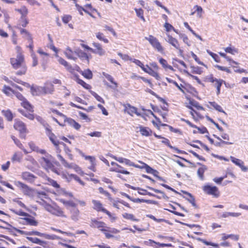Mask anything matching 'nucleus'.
I'll list each match as a JSON object with an SVG mask.
<instances>
[{"label": "nucleus", "instance_id": "f257e3e1", "mask_svg": "<svg viewBox=\"0 0 248 248\" xmlns=\"http://www.w3.org/2000/svg\"><path fill=\"white\" fill-rule=\"evenodd\" d=\"M15 185L17 186H20L23 189V193L24 195L30 197H34L36 196V190L29 187L26 184L17 181L15 182Z\"/></svg>", "mask_w": 248, "mask_h": 248}, {"label": "nucleus", "instance_id": "f03ea898", "mask_svg": "<svg viewBox=\"0 0 248 248\" xmlns=\"http://www.w3.org/2000/svg\"><path fill=\"white\" fill-rule=\"evenodd\" d=\"M202 190L206 194L212 195L215 198H218L220 195L218 188L215 186L207 184L202 187Z\"/></svg>", "mask_w": 248, "mask_h": 248}, {"label": "nucleus", "instance_id": "7ed1b4c3", "mask_svg": "<svg viewBox=\"0 0 248 248\" xmlns=\"http://www.w3.org/2000/svg\"><path fill=\"white\" fill-rule=\"evenodd\" d=\"M145 39L148 40L151 46L158 52L161 53L163 52V48L156 38L150 35L148 37H145Z\"/></svg>", "mask_w": 248, "mask_h": 248}, {"label": "nucleus", "instance_id": "20e7f679", "mask_svg": "<svg viewBox=\"0 0 248 248\" xmlns=\"http://www.w3.org/2000/svg\"><path fill=\"white\" fill-rule=\"evenodd\" d=\"M0 221L4 223V224H6L7 225H8V226L12 227L15 230V231H16V232H18L19 233H20L21 235H37V236H39L40 235V232H38V231H31V232L24 231L19 230V229H17V228L13 226L11 224L9 223L8 222H6V221H5L1 219H0Z\"/></svg>", "mask_w": 248, "mask_h": 248}, {"label": "nucleus", "instance_id": "39448f33", "mask_svg": "<svg viewBox=\"0 0 248 248\" xmlns=\"http://www.w3.org/2000/svg\"><path fill=\"white\" fill-rule=\"evenodd\" d=\"M111 164L112 166H116L117 167L111 168L109 169V171H114V172H116L118 173L124 174H130L129 171H128L126 170H123V167H122L121 166H120V165H119L118 164L116 163V162H111Z\"/></svg>", "mask_w": 248, "mask_h": 248}, {"label": "nucleus", "instance_id": "423d86ee", "mask_svg": "<svg viewBox=\"0 0 248 248\" xmlns=\"http://www.w3.org/2000/svg\"><path fill=\"white\" fill-rule=\"evenodd\" d=\"M14 128L20 132H28L25 124L18 119L15 120Z\"/></svg>", "mask_w": 248, "mask_h": 248}, {"label": "nucleus", "instance_id": "0eeeda50", "mask_svg": "<svg viewBox=\"0 0 248 248\" xmlns=\"http://www.w3.org/2000/svg\"><path fill=\"white\" fill-rule=\"evenodd\" d=\"M231 160L232 163L239 166L242 171L244 172L248 171V167L244 165V162L241 160L236 158L233 156H231Z\"/></svg>", "mask_w": 248, "mask_h": 248}, {"label": "nucleus", "instance_id": "6e6552de", "mask_svg": "<svg viewBox=\"0 0 248 248\" xmlns=\"http://www.w3.org/2000/svg\"><path fill=\"white\" fill-rule=\"evenodd\" d=\"M31 92L32 95L39 96L44 94V88L42 86L32 85L31 87Z\"/></svg>", "mask_w": 248, "mask_h": 248}, {"label": "nucleus", "instance_id": "1a4fd4ad", "mask_svg": "<svg viewBox=\"0 0 248 248\" xmlns=\"http://www.w3.org/2000/svg\"><path fill=\"white\" fill-rule=\"evenodd\" d=\"M139 131L140 134L143 136L145 137H149L152 135V134H154L153 131L148 127L143 126L142 125H140L139 126Z\"/></svg>", "mask_w": 248, "mask_h": 248}, {"label": "nucleus", "instance_id": "9d476101", "mask_svg": "<svg viewBox=\"0 0 248 248\" xmlns=\"http://www.w3.org/2000/svg\"><path fill=\"white\" fill-rule=\"evenodd\" d=\"M22 219L26 221V223L25 224L37 226L38 225V222L35 219V218L29 214V216H27L26 217H24L22 218Z\"/></svg>", "mask_w": 248, "mask_h": 248}, {"label": "nucleus", "instance_id": "9b49d317", "mask_svg": "<svg viewBox=\"0 0 248 248\" xmlns=\"http://www.w3.org/2000/svg\"><path fill=\"white\" fill-rule=\"evenodd\" d=\"M44 88V94H52L54 91V87L51 82H46Z\"/></svg>", "mask_w": 248, "mask_h": 248}, {"label": "nucleus", "instance_id": "f8f14e48", "mask_svg": "<svg viewBox=\"0 0 248 248\" xmlns=\"http://www.w3.org/2000/svg\"><path fill=\"white\" fill-rule=\"evenodd\" d=\"M93 45L94 47H96V49H93V51H94V52H93L92 53L98 54L100 56H103L105 55L106 52L105 50L102 48L100 44L93 43Z\"/></svg>", "mask_w": 248, "mask_h": 248}, {"label": "nucleus", "instance_id": "ddd939ff", "mask_svg": "<svg viewBox=\"0 0 248 248\" xmlns=\"http://www.w3.org/2000/svg\"><path fill=\"white\" fill-rule=\"evenodd\" d=\"M131 201L134 202H137V203H141V202H145L148 204H153L155 205H157L158 204V202L151 200H145L143 199H140V198H132V199H131Z\"/></svg>", "mask_w": 248, "mask_h": 248}, {"label": "nucleus", "instance_id": "4468645a", "mask_svg": "<svg viewBox=\"0 0 248 248\" xmlns=\"http://www.w3.org/2000/svg\"><path fill=\"white\" fill-rule=\"evenodd\" d=\"M21 177L23 179L29 182H33L36 178L34 175L28 171L22 172Z\"/></svg>", "mask_w": 248, "mask_h": 248}, {"label": "nucleus", "instance_id": "2eb2a0df", "mask_svg": "<svg viewBox=\"0 0 248 248\" xmlns=\"http://www.w3.org/2000/svg\"><path fill=\"white\" fill-rule=\"evenodd\" d=\"M166 40L176 49H179V44L176 39L173 38L170 35L168 34L167 35V39H166Z\"/></svg>", "mask_w": 248, "mask_h": 248}, {"label": "nucleus", "instance_id": "dca6fc26", "mask_svg": "<svg viewBox=\"0 0 248 248\" xmlns=\"http://www.w3.org/2000/svg\"><path fill=\"white\" fill-rule=\"evenodd\" d=\"M75 53L78 55V56L82 60H86L87 62H89V57L88 54L80 49H78L75 51Z\"/></svg>", "mask_w": 248, "mask_h": 248}, {"label": "nucleus", "instance_id": "f3484780", "mask_svg": "<svg viewBox=\"0 0 248 248\" xmlns=\"http://www.w3.org/2000/svg\"><path fill=\"white\" fill-rule=\"evenodd\" d=\"M56 138L55 135L53 133H51L49 136V140L51 141V142L53 144V145L56 147V148H58L59 145H62L63 146V148L66 146V144L62 141H59V140H55Z\"/></svg>", "mask_w": 248, "mask_h": 248}, {"label": "nucleus", "instance_id": "a211bd4d", "mask_svg": "<svg viewBox=\"0 0 248 248\" xmlns=\"http://www.w3.org/2000/svg\"><path fill=\"white\" fill-rule=\"evenodd\" d=\"M128 107L129 108V110L127 111V113L131 116H133V114L135 113L138 116H140L143 118H145L142 114L138 111V109L137 108L131 106L129 104L128 105Z\"/></svg>", "mask_w": 248, "mask_h": 248}, {"label": "nucleus", "instance_id": "6ab92c4d", "mask_svg": "<svg viewBox=\"0 0 248 248\" xmlns=\"http://www.w3.org/2000/svg\"><path fill=\"white\" fill-rule=\"evenodd\" d=\"M154 136L157 139H162L161 142L168 147L170 148V149L171 148H172V146L170 144L169 140L167 138H165L161 135H157L155 133H154Z\"/></svg>", "mask_w": 248, "mask_h": 248}, {"label": "nucleus", "instance_id": "aec40b11", "mask_svg": "<svg viewBox=\"0 0 248 248\" xmlns=\"http://www.w3.org/2000/svg\"><path fill=\"white\" fill-rule=\"evenodd\" d=\"M103 76L108 80L112 84H114L115 85V87L114 88L111 85H109L108 84H107V85L109 87L111 88L112 89H115L118 87V84L117 83L114 81L113 78L110 75L106 73L105 72L103 73Z\"/></svg>", "mask_w": 248, "mask_h": 248}, {"label": "nucleus", "instance_id": "412c9836", "mask_svg": "<svg viewBox=\"0 0 248 248\" xmlns=\"http://www.w3.org/2000/svg\"><path fill=\"white\" fill-rule=\"evenodd\" d=\"M11 139L14 141V143L16 144V145L19 147L20 149L23 151L24 153L25 154H27L28 153V152L27 151V150L24 148L23 145L20 142V140L17 139L15 136L12 135L11 136Z\"/></svg>", "mask_w": 248, "mask_h": 248}, {"label": "nucleus", "instance_id": "4be33fe9", "mask_svg": "<svg viewBox=\"0 0 248 248\" xmlns=\"http://www.w3.org/2000/svg\"><path fill=\"white\" fill-rule=\"evenodd\" d=\"M21 105L29 112L34 111L33 106L26 99L24 101L22 102Z\"/></svg>", "mask_w": 248, "mask_h": 248}, {"label": "nucleus", "instance_id": "5701e85b", "mask_svg": "<svg viewBox=\"0 0 248 248\" xmlns=\"http://www.w3.org/2000/svg\"><path fill=\"white\" fill-rule=\"evenodd\" d=\"M92 203L93 204V209L98 212H102V210L105 209L103 207L102 204L99 201L93 200Z\"/></svg>", "mask_w": 248, "mask_h": 248}, {"label": "nucleus", "instance_id": "b1692460", "mask_svg": "<svg viewBox=\"0 0 248 248\" xmlns=\"http://www.w3.org/2000/svg\"><path fill=\"white\" fill-rule=\"evenodd\" d=\"M58 61L61 64L63 65L68 71H70L72 70V65L63 58L60 57L58 59Z\"/></svg>", "mask_w": 248, "mask_h": 248}, {"label": "nucleus", "instance_id": "393cba45", "mask_svg": "<svg viewBox=\"0 0 248 248\" xmlns=\"http://www.w3.org/2000/svg\"><path fill=\"white\" fill-rule=\"evenodd\" d=\"M18 111L22 115L26 117L31 120H33L34 119V116L33 114L30 113L28 111L23 110L21 108L18 109Z\"/></svg>", "mask_w": 248, "mask_h": 248}, {"label": "nucleus", "instance_id": "a878e982", "mask_svg": "<svg viewBox=\"0 0 248 248\" xmlns=\"http://www.w3.org/2000/svg\"><path fill=\"white\" fill-rule=\"evenodd\" d=\"M223 237H222V240H226L228 238H231L234 241H238L239 239V235L237 234H226L225 233H223Z\"/></svg>", "mask_w": 248, "mask_h": 248}, {"label": "nucleus", "instance_id": "bb28decb", "mask_svg": "<svg viewBox=\"0 0 248 248\" xmlns=\"http://www.w3.org/2000/svg\"><path fill=\"white\" fill-rule=\"evenodd\" d=\"M91 220L92 222L95 225L94 227H96L97 228L99 229L100 230L101 229L106 227V223L103 221H97L96 219L94 218L92 219Z\"/></svg>", "mask_w": 248, "mask_h": 248}, {"label": "nucleus", "instance_id": "cd10ccee", "mask_svg": "<svg viewBox=\"0 0 248 248\" xmlns=\"http://www.w3.org/2000/svg\"><path fill=\"white\" fill-rule=\"evenodd\" d=\"M197 240L199 241H201L204 243L205 245L207 246H211L213 247H214L215 248H217V247L219 246V244L215 243H213L212 242L208 241L205 239H202L200 237H197Z\"/></svg>", "mask_w": 248, "mask_h": 248}, {"label": "nucleus", "instance_id": "c85d7f7f", "mask_svg": "<svg viewBox=\"0 0 248 248\" xmlns=\"http://www.w3.org/2000/svg\"><path fill=\"white\" fill-rule=\"evenodd\" d=\"M81 74L86 79H91L93 78V74L90 69L82 71Z\"/></svg>", "mask_w": 248, "mask_h": 248}, {"label": "nucleus", "instance_id": "c756f323", "mask_svg": "<svg viewBox=\"0 0 248 248\" xmlns=\"http://www.w3.org/2000/svg\"><path fill=\"white\" fill-rule=\"evenodd\" d=\"M2 114L6 118L7 121H12L13 119V115L12 111L10 109L6 110H3L1 111Z\"/></svg>", "mask_w": 248, "mask_h": 248}, {"label": "nucleus", "instance_id": "7c9ffc66", "mask_svg": "<svg viewBox=\"0 0 248 248\" xmlns=\"http://www.w3.org/2000/svg\"><path fill=\"white\" fill-rule=\"evenodd\" d=\"M207 170V167L205 165H203L202 167L198 169L197 174L201 180L204 179V173L206 170Z\"/></svg>", "mask_w": 248, "mask_h": 248}, {"label": "nucleus", "instance_id": "2f4dec72", "mask_svg": "<svg viewBox=\"0 0 248 248\" xmlns=\"http://www.w3.org/2000/svg\"><path fill=\"white\" fill-rule=\"evenodd\" d=\"M146 187L150 189V190H151L153 191H154L156 193H160L161 194H162V198L166 200V201H168L169 199V197L168 196H167L164 192H163L162 191L160 190H159V189H155V188H154L152 187H151V186H147Z\"/></svg>", "mask_w": 248, "mask_h": 248}, {"label": "nucleus", "instance_id": "473e14b6", "mask_svg": "<svg viewBox=\"0 0 248 248\" xmlns=\"http://www.w3.org/2000/svg\"><path fill=\"white\" fill-rule=\"evenodd\" d=\"M209 104H210L216 110L219 112H222L225 114L227 115L226 112L222 109V107L217 104L216 102H209Z\"/></svg>", "mask_w": 248, "mask_h": 248}, {"label": "nucleus", "instance_id": "72a5a7b5", "mask_svg": "<svg viewBox=\"0 0 248 248\" xmlns=\"http://www.w3.org/2000/svg\"><path fill=\"white\" fill-rule=\"evenodd\" d=\"M71 212L72 214L71 216V218L73 220L77 221L78 218V215H79V210L78 208L74 207L71 210Z\"/></svg>", "mask_w": 248, "mask_h": 248}, {"label": "nucleus", "instance_id": "f704fd0d", "mask_svg": "<svg viewBox=\"0 0 248 248\" xmlns=\"http://www.w3.org/2000/svg\"><path fill=\"white\" fill-rule=\"evenodd\" d=\"M16 10L21 15L20 18L26 17L28 13V9L25 6H23L20 9H16Z\"/></svg>", "mask_w": 248, "mask_h": 248}, {"label": "nucleus", "instance_id": "c9c22d12", "mask_svg": "<svg viewBox=\"0 0 248 248\" xmlns=\"http://www.w3.org/2000/svg\"><path fill=\"white\" fill-rule=\"evenodd\" d=\"M185 89L188 93L192 94L193 95L194 94V93L198 94V92L196 89L188 83H186V87Z\"/></svg>", "mask_w": 248, "mask_h": 248}, {"label": "nucleus", "instance_id": "e433bc0d", "mask_svg": "<svg viewBox=\"0 0 248 248\" xmlns=\"http://www.w3.org/2000/svg\"><path fill=\"white\" fill-rule=\"evenodd\" d=\"M59 201L66 206H71L74 208L77 206V204L71 201H65L63 199H59Z\"/></svg>", "mask_w": 248, "mask_h": 248}, {"label": "nucleus", "instance_id": "4c0bfd02", "mask_svg": "<svg viewBox=\"0 0 248 248\" xmlns=\"http://www.w3.org/2000/svg\"><path fill=\"white\" fill-rule=\"evenodd\" d=\"M184 26L196 38L198 39L202 40V38L200 35L197 34L194 31H193L192 28L190 27V26L189 25L187 22H185L184 23Z\"/></svg>", "mask_w": 248, "mask_h": 248}, {"label": "nucleus", "instance_id": "58836bf2", "mask_svg": "<svg viewBox=\"0 0 248 248\" xmlns=\"http://www.w3.org/2000/svg\"><path fill=\"white\" fill-rule=\"evenodd\" d=\"M146 66L149 69V71L148 72V74L151 75V76L155 77L156 79L157 80H160L161 78L159 76L158 74L155 72L154 70H153L151 67H150L148 65H146Z\"/></svg>", "mask_w": 248, "mask_h": 248}, {"label": "nucleus", "instance_id": "ea45409f", "mask_svg": "<svg viewBox=\"0 0 248 248\" xmlns=\"http://www.w3.org/2000/svg\"><path fill=\"white\" fill-rule=\"evenodd\" d=\"M190 68L192 69L191 73L193 74L200 75L202 73V68L201 67L190 65Z\"/></svg>", "mask_w": 248, "mask_h": 248}, {"label": "nucleus", "instance_id": "a19ab883", "mask_svg": "<svg viewBox=\"0 0 248 248\" xmlns=\"http://www.w3.org/2000/svg\"><path fill=\"white\" fill-rule=\"evenodd\" d=\"M44 162L45 163L46 167L48 169H52L54 168V165L51 161V159H49L48 158H46L45 157H42L41 158Z\"/></svg>", "mask_w": 248, "mask_h": 248}, {"label": "nucleus", "instance_id": "79ce46f5", "mask_svg": "<svg viewBox=\"0 0 248 248\" xmlns=\"http://www.w3.org/2000/svg\"><path fill=\"white\" fill-rule=\"evenodd\" d=\"M123 217L124 218L131 220L132 221L138 222L139 221V219L136 218L134 217V216L133 214H128V213H124L123 214Z\"/></svg>", "mask_w": 248, "mask_h": 248}, {"label": "nucleus", "instance_id": "37998d69", "mask_svg": "<svg viewBox=\"0 0 248 248\" xmlns=\"http://www.w3.org/2000/svg\"><path fill=\"white\" fill-rule=\"evenodd\" d=\"M41 200H42V202L37 201L36 202L41 205H44V204H45V208L46 209V210L48 212H50V209L53 208L52 206L50 205L49 203H47V202L46 201L44 200L43 199H41Z\"/></svg>", "mask_w": 248, "mask_h": 248}, {"label": "nucleus", "instance_id": "c03bdc74", "mask_svg": "<svg viewBox=\"0 0 248 248\" xmlns=\"http://www.w3.org/2000/svg\"><path fill=\"white\" fill-rule=\"evenodd\" d=\"M10 62L13 67L15 69H17L21 66V63L15 58H11Z\"/></svg>", "mask_w": 248, "mask_h": 248}, {"label": "nucleus", "instance_id": "a18cd8bd", "mask_svg": "<svg viewBox=\"0 0 248 248\" xmlns=\"http://www.w3.org/2000/svg\"><path fill=\"white\" fill-rule=\"evenodd\" d=\"M89 92L91 93V94L94 97V98L99 102L105 104V102L104 100L98 94H97L94 91H93L92 90H89Z\"/></svg>", "mask_w": 248, "mask_h": 248}, {"label": "nucleus", "instance_id": "49530a36", "mask_svg": "<svg viewBox=\"0 0 248 248\" xmlns=\"http://www.w3.org/2000/svg\"><path fill=\"white\" fill-rule=\"evenodd\" d=\"M96 38L100 41H102L105 43H108V40L105 37L103 33L98 32L96 33Z\"/></svg>", "mask_w": 248, "mask_h": 248}, {"label": "nucleus", "instance_id": "de8ad7c7", "mask_svg": "<svg viewBox=\"0 0 248 248\" xmlns=\"http://www.w3.org/2000/svg\"><path fill=\"white\" fill-rule=\"evenodd\" d=\"M10 211H11L13 213L16 214V215L23 216L24 217H26L27 216H29V214L23 212L22 210H19L18 211H16L14 209H10Z\"/></svg>", "mask_w": 248, "mask_h": 248}, {"label": "nucleus", "instance_id": "09e8293b", "mask_svg": "<svg viewBox=\"0 0 248 248\" xmlns=\"http://www.w3.org/2000/svg\"><path fill=\"white\" fill-rule=\"evenodd\" d=\"M57 157L65 167L72 168V166L67 162L65 159L60 154H58Z\"/></svg>", "mask_w": 248, "mask_h": 248}, {"label": "nucleus", "instance_id": "8fccbe9b", "mask_svg": "<svg viewBox=\"0 0 248 248\" xmlns=\"http://www.w3.org/2000/svg\"><path fill=\"white\" fill-rule=\"evenodd\" d=\"M186 98L187 100L189 101V105H187L186 106H192V108L193 107L195 108L197 106V105L199 104L198 102L196 101L193 99L191 98V97L188 95L186 96Z\"/></svg>", "mask_w": 248, "mask_h": 248}, {"label": "nucleus", "instance_id": "3c124183", "mask_svg": "<svg viewBox=\"0 0 248 248\" xmlns=\"http://www.w3.org/2000/svg\"><path fill=\"white\" fill-rule=\"evenodd\" d=\"M206 51L207 53L212 57L215 62H220V58L217 54L212 52L208 49H207Z\"/></svg>", "mask_w": 248, "mask_h": 248}, {"label": "nucleus", "instance_id": "603ef678", "mask_svg": "<svg viewBox=\"0 0 248 248\" xmlns=\"http://www.w3.org/2000/svg\"><path fill=\"white\" fill-rule=\"evenodd\" d=\"M184 198L186 199L189 202H190L193 207L195 208H198V206L196 204L195 202V199L193 196L190 198H187L186 196L183 197Z\"/></svg>", "mask_w": 248, "mask_h": 248}, {"label": "nucleus", "instance_id": "864d4df0", "mask_svg": "<svg viewBox=\"0 0 248 248\" xmlns=\"http://www.w3.org/2000/svg\"><path fill=\"white\" fill-rule=\"evenodd\" d=\"M224 50L226 53H230L232 55H234L235 53H238V49L234 47L228 46L225 48Z\"/></svg>", "mask_w": 248, "mask_h": 248}, {"label": "nucleus", "instance_id": "5fc2aeb1", "mask_svg": "<svg viewBox=\"0 0 248 248\" xmlns=\"http://www.w3.org/2000/svg\"><path fill=\"white\" fill-rule=\"evenodd\" d=\"M179 37L183 39V42L186 44L188 46H190L191 45L190 43V41L187 37V36L184 33H180Z\"/></svg>", "mask_w": 248, "mask_h": 248}, {"label": "nucleus", "instance_id": "6e6d98bb", "mask_svg": "<svg viewBox=\"0 0 248 248\" xmlns=\"http://www.w3.org/2000/svg\"><path fill=\"white\" fill-rule=\"evenodd\" d=\"M194 9H195V12L197 13V16L201 17L203 13V9L202 7L198 5H196L194 6Z\"/></svg>", "mask_w": 248, "mask_h": 248}, {"label": "nucleus", "instance_id": "4d7b16f0", "mask_svg": "<svg viewBox=\"0 0 248 248\" xmlns=\"http://www.w3.org/2000/svg\"><path fill=\"white\" fill-rule=\"evenodd\" d=\"M135 11L137 16L141 18L142 20L145 21V18L143 16V10L141 8L135 9Z\"/></svg>", "mask_w": 248, "mask_h": 248}, {"label": "nucleus", "instance_id": "13d9d810", "mask_svg": "<svg viewBox=\"0 0 248 248\" xmlns=\"http://www.w3.org/2000/svg\"><path fill=\"white\" fill-rule=\"evenodd\" d=\"M223 82H224V80L222 79H219L218 81L216 83L217 95H219L220 93L221 87L222 86Z\"/></svg>", "mask_w": 248, "mask_h": 248}, {"label": "nucleus", "instance_id": "bf43d9fd", "mask_svg": "<svg viewBox=\"0 0 248 248\" xmlns=\"http://www.w3.org/2000/svg\"><path fill=\"white\" fill-rule=\"evenodd\" d=\"M78 84L81 85L84 88L87 90H91V86L87 83H86L82 79L78 80Z\"/></svg>", "mask_w": 248, "mask_h": 248}, {"label": "nucleus", "instance_id": "052dcab7", "mask_svg": "<svg viewBox=\"0 0 248 248\" xmlns=\"http://www.w3.org/2000/svg\"><path fill=\"white\" fill-rule=\"evenodd\" d=\"M191 54L192 57V58L195 60V61L199 64L203 65L205 67H207L206 65L204 64L203 62H201L199 58L197 57V56L192 51L191 52Z\"/></svg>", "mask_w": 248, "mask_h": 248}, {"label": "nucleus", "instance_id": "680f3d73", "mask_svg": "<svg viewBox=\"0 0 248 248\" xmlns=\"http://www.w3.org/2000/svg\"><path fill=\"white\" fill-rule=\"evenodd\" d=\"M75 6L76 7L77 10L78 11L80 15H83V11H84L85 13L87 12V9L84 8L83 7L80 6L77 3H75Z\"/></svg>", "mask_w": 248, "mask_h": 248}, {"label": "nucleus", "instance_id": "e2e57ef3", "mask_svg": "<svg viewBox=\"0 0 248 248\" xmlns=\"http://www.w3.org/2000/svg\"><path fill=\"white\" fill-rule=\"evenodd\" d=\"M47 180L50 183V185L56 188H60V185L58 184L56 181L50 178H48Z\"/></svg>", "mask_w": 248, "mask_h": 248}, {"label": "nucleus", "instance_id": "0e129e2a", "mask_svg": "<svg viewBox=\"0 0 248 248\" xmlns=\"http://www.w3.org/2000/svg\"><path fill=\"white\" fill-rule=\"evenodd\" d=\"M188 151L189 153H191L195 157L197 158L199 160L204 161H206V159L204 157H202V156L200 155H198L197 153H196L194 151L191 150H188Z\"/></svg>", "mask_w": 248, "mask_h": 248}, {"label": "nucleus", "instance_id": "69168bd1", "mask_svg": "<svg viewBox=\"0 0 248 248\" xmlns=\"http://www.w3.org/2000/svg\"><path fill=\"white\" fill-rule=\"evenodd\" d=\"M142 168H144L145 169V170H146V171L148 173L152 174V173L155 172V170L153 168H152V167H151L148 165L145 164V163L144 164V166Z\"/></svg>", "mask_w": 248, "mask_h": 248}, {"label": "nucleus", "instance_id": "338daca9", "mask_svg": "<svg viewBox=\"0 0 248 248\" xmlns=\"http://www.w3.org/2000/svg\"><path fill=\"white\" fill-rule=\"evenodd\" d=\"M14 202H16L20 207L24 208L27 211L31 212V210L29 209L26 206V205L24 203H23L21 201H19L17 199H14Z\"/></svg>", "mask_w": 248, "mask_h": 248}, {"label": "nucleus", "instance_id": "774afa93", "mask_svg": "<svg viewBox=\"0 0 248 248\" xmlns=\"http://www.w3.org/2000/svg\"><path fill=\"white\" fill-rule=\"evenodd\" d=\"M72 18L71 16L65 15L62 17V20L64 24H67L72 19Z\"/></svg>", "mask_w": 248, "mask_h": 248}]
</instances>
